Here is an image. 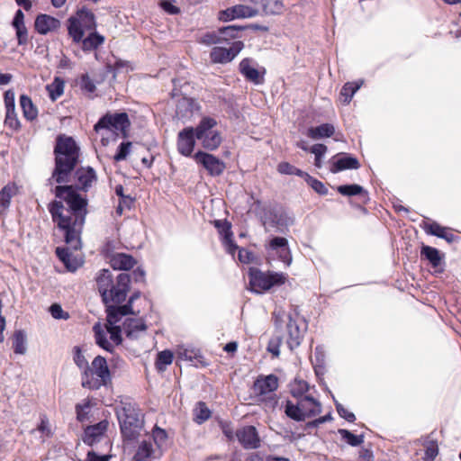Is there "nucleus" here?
I'll list each match as a JSON object with an SVG mask.
<instances>
[{"instance_id":"nucleus-1","label":"nucleus","mask_w":461,"mask_h":461,"mask_svg":"<svg viewBox=\"0 0 461 461\" xmlns=\"http://www.w3.org/2000/svg\"><path fill=\"white\" fill-rule=\"evenodd\" d=\"M55 195L68 205L66 209L62 201H53L48 206L53 222L63 233L64 241L68 245L67 248L58 247L55 252L66 268L75 272L83 265V261L73 257L69 250H77L81 248L80 235L86 213V200L82 198L73 185H57Z\"/></svg>"},{"instance_id":"nucleus-2","label":"nucleus","mask_w":461,"mask_h":461,"mask_svg":"<svg viewBox=\"0 0 461 461\" xmlns=\"http://www.w3.org/2000/svg\"><path fill=\"white\" fill-rule=\"evenodd\" d=\"M53 153L55 167L51 178L58 184L68 183L71 173L78 163L79 147L72 137L59 134L56 138Z\"/></svg>"},{"instance_id":"nucleus-3","label":"nucleus","mask_w":461,"mask_h":461,"mask_svg":"<svg viewBox=\"0 0 461 461\" xmlns=\"http://www.w3.org/2000/svg\"><path fill=\"white\" fill-rule=\"evenodd\" d=\"M96 287L106 305H121L126 299L130 291L131 276L129 274L121 273L115 279L108 269H103L95 277Z\"/></svg>"},{"instance_id":"nucleus-4","label":"nucleus","mask_w":461,"mask_h":461,"mask_svg":"<svg viewBox=\"0 0 461 461\" xmlns=\"http://www.w3.org/2000/svg\"><path fill=\"white\" fill-rule=\"evenodd\" d=\"M113 309L108 306L106 309V321L104 323H97L93 327L96 344L106 351L112 352L115 346L122 343V316L116 314L112 320L110 313Z\"/></svg>"},{"instance_id":"nucleus-5","label":"nucleus","mask_w":461,"mask_h":461,"mask_svg":"<svg viewBox=\"0 0 461 461\" xmlns=\"http://www.w3.org/2000/svg\"><path fill=\"white\" fill-rule=\"evenodd\" d=\"M121 433L124 440L136 439L143 429V415L135 403L123 402L122 407L117 411Z\"/></svg>"},{"instance_id":"nucleus-6","label":"nucleus","mask_w":461,"mask_h":461,"mask_svg":"<svg viewBox=\"0 0 461 461\" xmlns=\"http://www.w3.org/2000/svg\"><path fill=\"white\" fill-rule=\"evenodd\" d=\"M249 276L251 291L258 294L269 290L274 285H284L287 280V276L284 273H264L254 268L249 270Z\"/></svg>"},{"instance_id":"nucleus-7","label":"nucleus","mask_w":461,"mask_h":461,"mask_svg":"<svg viewBox=\"0 0 461 461\" xmlns=\"http://www.w3.org/2000/svg\"><path fill=\"white\" fill-rule=\"evenodd\" d=\"M131 126L129 116L126 113H106L95 125V130L99 131L105 129L114 132L116 135H122L127 138Z\"/></svg>"},{"instance_id":"nucleus-8","label":"nucleus","mask_w":461,"mask_h":461,"mask_svg":"<svg viewBox=\"0 0 461 461\" xmlns=\"http://www.w3.org/2000/svg\"><path fill=\"white\" fill-rule=\"evenodd\" d=\"M273 318L276 327H280L283 323H286L288 332L287 345L289 348L293 350L299 347L303 337L304 330L300 329L292 315L279 310L274 312Z\"/></svg>"},{"instance_id":"nucleus-9","label":"nucleus","mask_w":461,"mask_h":461,"mask_svg":"<svg viewBox=\"0 0 461 461\" xmlns=\"http://www.w3.org/2000/svg\"><path fill=\"white\" fill-rule=\"evenodd\" d=\"M216 121L212 118H203L195 128V137L202 141L203 147L206 149L214 150L221 143V137L219 132L212 131Z\"/></svg>"},{"instance_id":"nucleus-10","label":"nucleus","mask_w":461,"mask_h":461,"mask_svg":"<svg viewBox=\"0 0 461 461\" xmlns=\"http://www.w3.org/2000/svg\"><path fill=\"white\" fill-rule=\"evenodd\" d=\"M261 218L267 230L272 228L281 230L289 223V219L281 209L265 208Z\"/></svg>"},{"instance_id":"nucleus-11","label":"nucleus","mask_w":461,"mask_h":461,"mask_svg":"<svg viewBox=\"0 0 461 461\" xmlns=\"http://www.w3.org/2000/svg\"><path fill=\"white\" fill-rule=\"evenodd\" d=\"M92 375H96L95 382L88 381L89 388H99L101 385L107 384L111 380L110 371L107 366L106 359L103 357H96L92 362Z\"/></svg>"},{"instance_id":"nucleus-12","label":"nucleus","mask_w":461,"mask_h":461,"mask_svg":"<svg viewBox=\"0 0 461 461\" xmlns=\"http://www.w3.org/2000/svg\"><path fill=\"white\" fill-rule=\"evenodd\" d=\"M244 48L240 41H234L229 49L222 47L212 48L210 57L213 63H228L231 61Z\"/></svg>"},{"instance_id":"nucleus-13","label":"nucleus","mask_w":461,"mask_h":461,"mask_svg":"<svg viewBox=\"0 0 461 461\" xmlns=\"http://www.w3.org/2000/svg\"><path fill=\"white\" fill-rule=\"evenodd\" d=\"M194 159L213 176L221 175L226 167L222 160L206 152L198 151L194 155Z\"/></svg>"},{"instance_id":"nucleus-14","label":"nucleus","mask_w":461,"mask_h":461,"mask_svg":"<svg viewBox=\"0 0 461 461\" xmlns=\"http://www.w3.org/2000/svg\"><path fill=\"white\" fill-rule=\"evenodd\" d=\"M195 129L186 127L179 131L177 136V150L183 156L188 157L192 154L195 146Z\"/></svg>"},{"instance_id":"nucleus-15","label":"nucleus","mask_w":461,"mask_h":461,"mask_svg":"<svg viewBox=\"0 0 461 461\" xmlns=\"http://www.w3.org/2000/svg\"><path fill=\"white\" fill-rule=\"evenodd\" d=\"M236 437L244 448L255 449L260 446V438L254 426H245L238 429Z\"/></svg>"},{"instance_id":"nucleus-16","label":"nucleus","mask_w":461,"mask_h":461,"mask_svg":"<svg viewBox=\"0 0 461 461\" xmlns=\"http://www.w3.org/2000/svg\"><path fill=\"white\" fill-rule=\"evenodd\" d=\"M108 424V421L104 420L95 425H88V445L93 446L95 442H103L104 447L110 451L111 445L105 436Z\"/></svg>"},{"instance_id":"nucleus-17","label":"nucleus","mask_w":461,"mask_h":461,"mask_svg":"<svg viewBox=\"0 0 461 461\" xmlns=\"http://www.w3.org/2000/svg\"><path fill=\"white\" fill-rule=\"evenodd\" d=\"M59 27V20L44 14L37 15L34 22L35 31L41 35H46L50 32L57 31Z\"/></svg>"},{"instance_id":"nucleus-18","label":"nucleus","mask_w":461,"mask_h":461,"mask_svg":"<svg viewBox=\"0 0 461 461\" xmlns=\"http://www.w3.org/2000/svg\"><path fill=\"white\" fill-rule=\"evenodd\" d=\"M257 14L258 12L252 7L238 5L222 11L220 14V19L226 22L233 19L253 17Z\"/></svg>"},{"instance_id":"nucleus-19","label":"nucleus","mask_w":461,"mask_h":461,"mask_svg":"<svg viewBox=\"0 0 461 461\" xmlns=\"http://www.w3.org/2000/svg\"><path fill=\"white\" fill-rule=\"evenodd\" d=\"M122 332H124L129 339H137L140 333H143L147 327L141 319L126 318L121 321Z\"/></svg>"},{"instance_id":"nucleus-20","label":"nucleus","mask_w":461,"mask_h":461,"mask_svg":"<svg viewBox=\"0 0 461 461\" xmlns=\"http://www.w3.org/2000/svg\"><path fill=\"white\" fill-rule=\"evenodd\" d=\"M278 387V379L274 375L259 376L254 383L253 391L258 395H263L276 391Z\"/></svg>"},{"instance_id":"nucleus-21","label":"nucleus","mask_w":461,"mask_h":461,"mask_svg":"<svg viewBox=\"0 0 461 461\" xmlns=\"http://www.w3.org/2000/svg\"><path fill=\"white\" fill-rule=\"evenodd\" d=\"M359 167L360 163L357 158L348 154H341V156L337 155L333 158L330 171L337 173L346 169H357Z\"/></svg>"},{"instance_id":"nucleus-22","label":"nucleus","mask_w":461,"mask_h":461,"mask_svg":"<svg viewBox=\"0 0 461 461\" xmlns=\"http://www.w3.org/2000/svg\"><path fill=\"white\" fill-rule=\"evenodd\" d=\"M269 248L272 250H276L278 254L280 259L286 264V266H290L292 263V256L290 249H288V241L285 238L283 237H276L272 239L269 242Z\"/></svg>"},{"instance_id":"nucleus-23","label":"nucleus","mask_w":461,"mask_h":461,"mask_svg":"<svg viewBox=\"0 0 461 461\" xmlns=\"http://www.w3.org/2000/svg\"><path fill=\"white\" fill-rule=\"evenodd\" d=\"M12 26L15 29L18 45H26L28 43V30L24 24V14L21 9L15 12Z\"/></svg>"},{"instance_id":"nucleus-24","label":"nucleus","mask_w":461,"mask_h":461,"mask_svg":"<svg viewBox=\"0 0 461 461\" xmlns=\"http://www.w3.org/2000/svg\"><path fill=\"white\" fill-rule=\"evenodd\" d=\"M110 264L113 269L130 270L137 264V261L131 255L116 253L111 256Z\"/></svg>"},{"instance_id":"nucleus-25","label":"nucleus","mask_w":461,"mask_h":461,"mask_svg":"<svg viewBox=\"0 0 461 461\" xmlns=\"http://www.w3.org/2000/svg\"><path fill=\"white\" fill-rule=\"evenodd\" d=\"M68 35L73 39L74 42H82L83 50H86V38L83 39L84 30L82 24L77 17H70L68 19Z\"/></svg>"},{"instance_id":"nucleus-26","label":"nucleus","mask_w":461,"mask_h":461,"mask_svg":"<svg viewBox=\"0 0 461 461\" xmlns=\"http://www.w3.org/2000/svg\"><path fill=\"white\" fill-rule=\"evenodd\" d=\"M199 106L195 99L191 97H181L176 104V114L181 118H186L193 115Z\"/></svg>"},{"instance_id":"nucleus-27","label":"nucleus","mask_w":461,"mask_h":461,"mask_svg":"<svg viewBox=\"0 0 461 461\" xmlns=\"http://www.w3.org/2000/svg\"><path fill=\"white\" fill-rule=\"evenodd\" d=\"M96 23L93 13L88 12V49H96L102 45L105 38L95 32Z\"/></svg>"},{"instance_id":"nucleus-28","label":"nucleus","mask_w":461,"mask_h":461,"mask_svg":"<svg viewBox=\"0 0 461 461\" xmlns=\"http://www.w3.org/2000/svg\"><path fill=\"white\" fill-rule=\"evenodd\" d=\"M140 296V292H136L134 293L133 294H131L126 304H123V305H110L109 307L113 309V312L110 313L111 315V319L113 320L114 318V316H116V314H119L120 316H122V318L130 315V314H133V315H137L139 313L138 312H135L133 310H132V303L135 300L139 299Z\"/></svg>"},{"instance_id":"nucleus-29","label":"nucleus","mask_w":461,"mask_h":461,"mask_svg":"<svg viewBox=\"0 0 461 461\" xmlns=\"http://www.w3.org/2000/svg\"><path fill=\"white\" fill-rule=\"evenodd\" d=\"M17 190L14 183H9L0 190V214H4L9 208L11 199L17 194Z\"/></svg>"},{"instance_id":"nucleus-30","label":"nucleus","mask_w":461,"mask_h":461,"mask_svg":"<svg viewBox=\"0 0 461 461\" xmlns=\"http://www.w3.org/2000/svg\"><path fill=\"white\" fill-rule=\"evenodd\" d=\"M300 402L305 419L314 417L321 413V405L313 397L304 396L300 399Z\"/></svg>"},{"instance_id":"nucleus-31","label":"nucleus","mask_w":461,"mask_h":461,"mask_svg":"<svg viewBox=\"0 0 461 461\" xmlns=\"http://www.w3.org/2000/svg\"><path fill=\"white\" fill-rule=\"evenodd\" d=\"M20 105L23 117L27 121L32 122L38 117V109L32 103V98L27 95H22L20 96Z\"/></svg>"},{"instance_id":"nucleus-32","label":"nucleus","mask_w":461,"mask_h":461,"mask_svg":"<svg viewBox=\"0 0 461 461\" xmlns=\"http://www.w3.org/2000/svg\"><path fill=\"white\" fill-rule=\"evenodd\" d=\"M335 128L330 123H323L317 127H311L308 130L307 136L312 140L328 138L334 134Z\"/></svg>"},{"instance_id":"nucleus-33","label":"nucleus","mask_w":461,"mask_h":461,"mask_svg":"<svg viewBox=\"0 0 461 461\" xmlns=\"http://www.w3.org/2000/svg\"><path fill=\"white\" fill-rule=\"evenodd\" d=\"M240 69L241 74L249 81L255 84H260L262 82V77L255 68L250 66V60L249 59H244L240 63Z\"/></svg>"},{"instance_id":"nucleus-34","label":"nucleus","mask_w":461,"mask_h":461,"mask_svg":"<svg viewBox=\"0 0 461 461\" xmlns=\"http://www.w3.org/2000/svg\"><path fill=\"white\" fill-rule=\"evenodd\" d=\"M424 229L428 234L442 238L448 242H452L454 240V235L448 232L447 228L443 227L437 222L427 224Z\"/></svg>"},{"instance_id":"nucleus-35","label":"nucleus","mask_w":461,"mask_h":461,"mask_svg":"<svg viewBox=\"0 0 461 461\" xmlns=\"http://www.w3.org/2000/svg\"><path fill=\"white\" fill-rule=\"evenodd\" d=\"M154 449L152 444L149 441L143 440L140 443L135 455L133 456V461H149Z\"/></svg>"},{"instance_id":"nucleus-36","label":"nucleus","mask_w":461,"mask_h":461,"mask_svg":"<svg viewBox=\"0 0 461 461\" xmlns=\"http://www.w3.org/2000/svg\"><path fill=\"white\" fill-rule=\"evenodd\" d=\"M285 412L290 419L296 421H303L306 420L303 409L301 408L300 399L296 403H294L291 401H287Z\"/></svg>"},{"instance_id":"nucleus-37","label":"nucleus","mask_w":461,"mask_h":461,"mask_svg":"<svg viewBox=\"0 0 461 461\" xmlns=\"http://www.w3.org/2000/svg\"><path fill=\"white\" fill-rule=\"evenodd\" d=\"M255 4H260L263 12L266 14H280L283 10V5L278 0H252Z\"/></svg>"},{"instance_id":"nucleus-38","label":"nucleus","mask_w":461,"mask_h":461,"mask_svg":"<svg viewBox=\"0 0 461 461\" xmlns=\"http://www.w3.org/2000/svg\"><path fill=\"white\" fill-rule=\"evenodd\" d=\"M363 81L358 82H348L346 83L340 92V95L343 98L342 102L345 104H348L355 95V93L361 87Z\"/></svg>"},{"instance_id":"nucleus-39","label":"nucleus","mask_w":461,"mask_h":461,"mask_svg":"<svg viewBox=\"0 0 461 461\" xmlns=\"http://www.w3.org/2000/svg\"><path fill=\"white\" fill-rule=\"evenodd\" d=\"M13 348L15 354L23 355L26 352V336L23 330H15L13 335Z\"/></svg>"},{"instance_id":"nucleus-40","label":"nucleus","mask_w":461,"mask_h":461,"mask_svg":"<svg viewBox=\"0 0 461 461\" xmlns=\"http://www.w3.org/2000/svg\"><path fill=\"white\" fill-rule=\"evenodd\" d=\"M420 255L425 257L433 267H438L441 262V257L438 250L430 246L423 245L420 250Z\"/></svg>"},{"instance_id":"nucleus-41","label":"nucleus","mask_w":461,"mask_h":461,"mask_svg":"<svg viewBox=\"0 0 461 461\" xmlns=\"http://www.w3.org/2000/svg\"><path fill=\"white\" fill-rule=\"evenodd\" d=\"M50 98L52 101L57 100L64 92V81L59 77H55L54 81L47 86Z\"/></svg>"},{"instance_id":"nucleus-42","label":"nucleus","mask_w":461,"mask_h":461,"mask_svg":"<svg viewBox=\"0 0 461 461\" xmlns=\"http://www.w3.org/2000/svg\"><path fill=\"white\" fill-rule=\"evenodd\" d=\"M173 353L170 350H163L159 352L156 359V367L158 371L163 372L167 366L173 361Z\"/></svg>"},{"instance_id":"nucleus-43","label":"nucleus","mask_w":461,"mask_h":461,"mask_svg":"<svg viewBox=\"0 0 461 461\" xmlns=\"http://www.w3.org/2000/svg\"><path fill=\"white\" fill-rule=\"evenodd\" d=\"M309 390L308 384L302 379H294L291 384V393L294 397L303 398V394Z\"/></svg>"},{"instance_id":"nucleus-44","label":"nucleus","mask_w":461,"mask_h":461,"mask_svg":"<svg viewBox=\"0 0 461 461\" xmlns=\"http://www.w3.org/2000/svg\"><path fill=\"white\" fill-rule=\"evenodd\" d=\"M339 434L341 436L342 439L352 447L359 446L364 441V437L362 435H355L344 429H339Z\"/></svg>"},{"instance_id":"nucleus-45","label":"nucleus","mask_w":461,"mask_h":461,"mask_svg":"<svg viewBox=\"0 0 461 461\" xmlns=\"http://www.w3.org/2000/svg\"><path fill=\"white\" fill-rule=\"evenodd\" d=\"M338 192L345 196H353L362 194H366V192L363 189V187L357 184L339 185L338 187Z\"/></svg>"},{"instance_id":"nucleus-46","label":"nucleus","mask_w":461,"mask_h":461,"mask_svg":"<svg viewBox=\"0 0 461 461\" xmlns=\"http://www.w3.org/2000/svg\"><path fill=\"white\" fill-rule=\"evenodd\" d=\"M74 350H75L74 360H75V363L82 370L83 377H82L81 384L85 388V387H86V364L85 363V357L81 353L80 348L75 347Z\"/></svg>"},{"instance_id":"nucleus-47","label":"nucleus","mask_w":461,"mask_h":461,"mask_svg":"<svg viewBox=\"0 0 461 461\" xmlns=\"http://www.w3.org/2000/svg\"><path fill=\"white\" fill-rule=\"evenodd\" d=\"M5 125L8 128L12 129L14 131H18L21 130V122L17 117V113L15 109L7 110L5 113Z\"/></svg>"},{"instance_id":"nucleus-48","label":"nucleus","mask_w":461,"mask_h":461,"mask_svg":"<svg viewBox=\"0 0 461 461\" xmlns=\"http://www.w3.org/2000/svg\"><path fill=\"white\" fill-rule=\"evenodd\" d=\"M132 143L131 141L122 142L113 156V160L116 162L125 160L131 153Z\"/></svg>"},{"instance_id":"nucleus-49","label":"nucleus","mask_w":461,"mask_h":461,"mask_svg":"<svg viewBox=\"0 0 461 461\" xmlns=\"http://www.w3.org/2000/svg\"><path fill=\"white\" fill-rule=\"evenodd\" d=\"M425 461H434L438 454V447L436 440H429L425 444Z\"/></svg>"},{"instance_id":"nucleus-50","label":"nucleus","mask_w":461,"mask_h":461,"mask_svg":"<svg viewBox=\"0 0 461 461\" xmlns=\"http://www.w3.org/2000/svg\"><path fill=\"white\" fill-rule=\"evenodd\" d=\"M310 150L315 155V167L318 168L321 167V158L326 153L327 147L324 144L318 143L314 144Z\"/></svg>"},{"instance_id":"nucleus-51","label":"nucleus","mask_w":461,"mask_h":461,"mask_svg":"<svg viewBox=\"0 0 461 461\" xmlns=\"http://www.w3.org/2000/svg\"><path fill=\"white\" fill-rule=\"evenodd\" d=\"M211 417V411L204 402H199L196 407L195 420L198 423H203Z\"/></svg>"},{"instance_id":"nucleus-52","label":"nucleus","mask_w":461,"mask_h":461,"mask_svg":"<svg viewBox=\"0 0 461 461\" xmlns=\"http://www.w3.org/2000/svg\"><path fill=\"white\" fill-rule=\"evenodd\" d=\"M152 437L156 445L159 448L166 445L167 440V434L165 429L156 426L152 430Z\"/></svg>"},{"instance_id":"nucleus-53","label":"nucleus","mask_w":461,"mask_h":461,"mask_svg":"<svg viewBox=\"0 0 461 461\" xmlns=\"http://www.w3.org/2000/svg\"><path fill=\"white\" fill-rule=\"evenodd\" d=\"M199 42L207 46L221 43V37L219 35V32H206L199 39Z\"/></svg>"},{"instance_id":"nucleus-54","label":"nucleus","mask_w":461,"mask_h":461,"mask_svg":"<svg viewBox=\"0 0 461 461\" xmlns=\"http://www.w3.org/2000/svg\"><path fill=\"white\" fill-rule=\"evenodd\" d=\"M306 182L316 193L320 194H328V188L324 185V184L313 178L312 176L306 175Z\"/></svg>"},{"instance_id":"nucleus-55","label":"nucleus","mask_w":461,"mask_h":461,"mask_svg":"<svg viewBox=\"0 0 461 461\" xmlns=\"http://www.w3.org/2000/svg\"><path fill=\"white\" fill-rule=\"evenodd\" d=\"M239 29L235 26H227L219 30V35L221 37V42L227 41L229 39L238 37Z\"/></svg>"},{"instance_id":"nucleus-56","label":"nucleus","mask_w":461,"mask_h":461,"mask_svg":"<svg viewBox=\"0 0 461 461\" xmlns=\"http://www.w3.org/2000/svg\"><path fill=\"white\" fill-rule=\"evenodd\" d=\"M50 312L51 316L57 320H68L69 318V314L67 312H64L61 306L58 303H53L50 307Z\"/></svg>"},{"instance_id":"nucleus-57","label":"nucleus","mask_w":461,"mask_h":461,"mask_svg":"<svg viewBox=\"0 0 461 461\" xmlns=\"http://www.w3.org/2000/svg\"><path fill=\"white\" fill-rule=\"evenodd\" d=\"M176 0H159V6L169 14H178L180 13V8L174 5Z\"/></svg>"},{"instance_id":"nucleus-58","label":"nucleus","mask_w":461,"mask_h":461,"mask_svg":"<svg viewBox=\"0 0 461 461\" xmlns=\"http://www.w3.org/2000/svg\"><path fill=\"white\" fill-rule=\"evenodd\" d=\"M134 203V198L131 197H123V199L120 200V203L116 208V213L118 215H122L124 209H131Z\"/></svg>"},{"instance_id":"nucleus-59","label":"nucleus","mask_w":461,"mask_h":461,"mask_svg":"<svg viewBox=\"0 0 461 461\" xmlns=\"http://www.w3.org/2000/svg\"><path fill=\"white\" fill-rule=\"evenodd\" d=\"M4 101L5 105V110H14L15 109V101H14V93L13 90L9 89L5 92Z\"/></svg>"},{"instance_id":"nucleus-60","label":"nucleus","mask_w":461,"mask_h":461,"mask_svg":"<svg viewBox=\"0 0 461 461\" xmlns=\"http://www.w3.org/2000/svg\"><path fill=\"white\" fill-rule=\"evenodd\" d=\"M37 429L39 431L43 433L47 438H50L52 436V432L49 425V420L46 417V415L41 416V423Z\"/></svg>"},{"instance_id":"nucleus-61","label":"nucleus","mask_w":461,"mask_h":461,"mask_svg":"<svg viewBox=\"0 0 461 461\" xmlns=\"http://www.w3.org/2000/svg\"><path fill=\"white\" fill-rule=\"evenodd\" d=\"M111 458L110 454H99L95 450L88 451V461H109Z\"/></svg>"},{"instance_id":"nucleus-62","label":"nucleus","mask_w":461,"mask_h":461,"mask_svg":"<svg viewBox=\"0 0 461 461\" xmlns=\"http://www.w3.org/2000/svg\"><path fill=\"white\" fill-rule=\"evenodd\" d=\"M337 411L340 417L344 418L349 422H353L356 420L355 414L349 411H348L341 404H337Z\"/></svg>"},{"instance_id":"nucleus-63","label":"nucleus","mask_w":461,"mask_h":461,"mask_svg":"<svg viewBox=\"0 0 461 461\" xmlns=\"http://www.w3.org/2000/svg\"><path fill=\"white\" fill-rule=\"evenodd\" d=\"M85 408H86V400L76 405L77 419L80 422H83L86 417Z\"/></svg>"},{"instance_id":"nucleus-64","label":"nucleus","mask_w":461,"mask_h":461,"mask_svg":"<svg viewBox=\"0 0 461 461\" xmlns=\"http://www.w3.org/2000/svg\"><path fill=\"white\" fill-rule=\"evenodd\" d=\"M277 170L281 174L293 175L295 172V167L287 162H282L278 165Z\"/></svg>"}]
</instances>
